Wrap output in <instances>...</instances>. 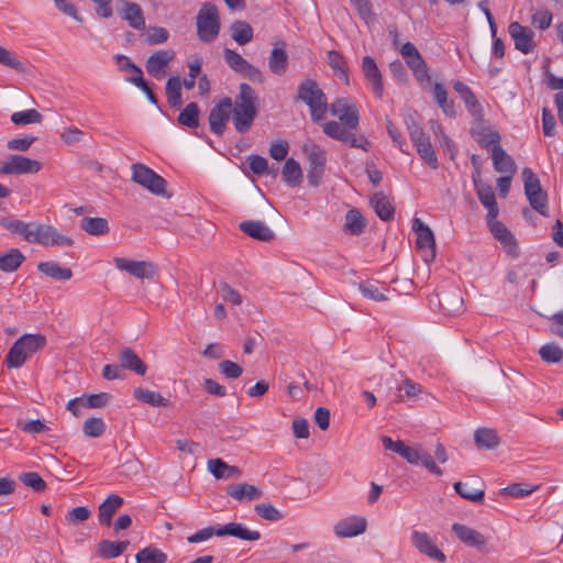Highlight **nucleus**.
Masks as SVG:
<instances>
[{"mask_svg":"<svg viewBox=\"0 0 563 563\" xmlns=\"http://www.w3.org/2000/svg\"><path fill=\"white\" fill-rule=\"evenodd\" d=\"M382 443L385 450L393 451L399 454L411 465H421L428 472L435 476H442L443 471L437 465L435 461L445 464L449 461V453L441 442L434 445V457L421 445L413 444L407 445L401 440L394 441L389 437H383Z\"/></svg>","mask_w":563,"mask_h":563,"instance_id":"f03ea898","label":"nucleus"},{"mask_svg":"<svg viewBox=\"0 0 563 563\" xmlns=\"http://www.w3.org/2000/svg\"><path fill=\"white\" fill-rule=\"evenodd\" d=\"M400 54L419 81L429 80L428 66L412 43H405Z\"/></svg>","mask_w":563,"mask_h":563,"instance_id":"4468645a","label":"nucleus"},{"mask_svg":"<svg viewBox=\"0 0 563 563\" xmlns=\"http://www.w3.org/2000/svg\"><path fill=\"white\" fill-rule=\"evenodd\" d=\"M46 338L41 333L23 334L9 349L4 363L8 368H20L29 357L44 349Z\"/></svg>","mask_w":563,"mask_h":563,"instance_id":"20e7f679","label":"nucleus"},{"mask_svg":"<svg viewBox=\"0 0 563 563\" xmlns=\"http://www.w3.org/2000/svg\"><path fill=\"white\" fill-rule=\"evenodd\" d=\"M539 355L545 363L558 364L563 361V347L554 342H550L540 347Z\"/></svg>","mask_w":563,"mask_h":563,"instance_id":"5fc2aeb1","label":"nucleus"},{"mask_svg":"<svg viewBox=\"0 0 563 563\" xmlns=\"http://www.w3.org/2000/svg\"><path fill=\"white\" fill-rule=\"evenodd\" d=\"M487 224L489 227V231L498 241H500L506 247H508L509 252H514L516 249V243L514 242V236L510 231L506 228L504 223L496 220V218H487Z\"/></svg>","mask_w":563,"mask_h":563,"instance_id":"72a5a7b5","label":"nucleus"},{"mask_svg":"<svg viewBox=\"0 0 563 563\" xmlns=\"http://www.w3.org/2000/svg\"><path fill=\"white\" fill-rule=\"evenodd\" d=\"M0 64L16 71H23L24 65L13 53L0 45Z\"/></svg>","mask_w":563,"mask_h":563,"instance_id":"338daca9","label":"nucleus"},{"mask_svg":"<svg viewBox=\"0 0 563 563\" xmlns=\"http://www.w3.org/2000/svg\"><path fill=\"white\" fill-rule=\"evenodd\" d=\"M135 561L136 563H166L167 554L154 545H148L136 553Z\"/></svg>","mask_w":563,"mask_h":563,"instance_id":"49530a36","label":"nucleus"},{"mask_svg":"<svg viewBox=\"0 0 563 563\" xmlns=\"http://www.w3.org/2000/svg\"><path fill=\"white\" fill-rule=\"evenodd\" d=\"M113 264L118 269L123 271L140 279H152L158 273L157 266L153 262L148 261H135L125 257H114Z\"/></svg>","mask_w":563,"mask_h":563,"instance_id":"9b49d317","label":"nucleus"},{"mask_svg":"<svg viewBox=\"0 0 563 563\" xmlns=\"http://www.w3.org/2000/svg\"><path fill=\"white\" fill-rule=\"evenodd\" d=\"M471 133L476 142L484 148L490 151L493 146H500V135L497 130L486 124L483 119H475Z\"/></svg>","mask_w":563,"mask_h":563,"instance_id":"dca6fc26","label":"nucleus"},{"mask_svg":"<svg viewBox=\"0 0 563 563\" xmlns=\"http://www.w3.org/2000/svg\"><path fill=\"white\" fill-rule=\"evenodd\" d=\"M37 269L42 274L54 279L68 280L73 277V272L70 268L62 267L58 263L53 261L38 263Z\"/></svg>","mask_w":563,"mask_h":563,"instance_id":"ea45409f","label":"nucleus"},{"mask_svg":"<svg viewBox=\"0 0 563 563\" xmlns=\"http://www.w3.org/2000/svg\"><path fill=\"white\" fill-rule=\"evenodd\" d=\"M132 180L140 186L146 188L153 195L162 196L165 198H170L172 195L167 192L166 180L156 174L150 167L143 164H133L132 165Z\"/></svg>","mask_w":563,"mask_h":563,"instance_id":"1a4fd4ad","label":"nucleus"},{"mask_svg":"<svg viewBox=\"0 0 563 563\" xmlns=\"http://www.w3.org/2000/svg\"><path fill=\"white\" fill-rule=\"evenodd\" d=\"M123 8L121 11V16L124 19L129 25L135 30H144L145 29V19L143 16V11L141 7L134 2H129L123 0Z\"/></svg>","mask_w":563,"mask_h":563,"instance_id":"2f4dec72","label":"nucleus"},{"mask_svg":"<svg viewBox=\"0 0 563 563\" xmlns=\"http://www.w3.org/2000/svg\"><path fill=\"white\" fill-rule=\"evenodd\" d=\"M169 33L162 26H152L142 35L143 41L147 45H156L168 40Z\"/></svg>","mask_w":563,"mask_h":563,"instance_id":"13d9d810","label":"nucleus"},{"mask_svg":"<svg viewBox=\"0 0 563 563\" xmlns=\"http://www.w3.org/2000/svg\"><path fill=\"white\" fill-rule=\"evenodd\" d=\"M232 111V100L230 98L222 99L218 104H216L210 113H209V124L210 130L217 134L221 135L224 132L227 121L230 118Z\"/></svg>","mask_w":563,"mask_h":563,"instance_id":"f3484780","label":"nucleus"},{"mask_svg":"<svg viewBox=\"0 0 563 563\" xmlns=\"http://www.w3.org/2000/svg\"><path fill=\"white\" fill-rule=\"evenodd\" d=\"M167 101L173 108L181 106V81L179 76L170 77L166 82Z\"/></svg>","mask_w":563,"mask_h":563,"instance_id":"8fccbe9b","label":"nucleus"},{"mask_svg":"<svg viewBox=\"0 0 563 563\" xmlns=\"http://www.w3.org/2000/svg\"><path fill=\"white\" fill-rule=\"evenodd\" d=\"M10 119L15 125L40 124L43 115L35 109H27L12 113Z\"/></svg>","mask_w":563,"mask_h":563,"instance_id":"603ef678","label":"nucleus"},{"mask_svg":"<svg viewBox=\"0 0 563 563\" xmlns=\"http://www.w3.org/2000/svg\"><path fill=\"white\" fill-rule=\"evenodd\" d=\"M525 195L530 207L543 217H549L548 195L542 189L540 179L528 167L522 169Z\"/></svg>","mask_w":563,"mask_h":563,"instance_id":"6e6552de","label":"nucleus"},{"mask_svg":"<svg viewBox=\"0 0 563 563\" xmlns=\"http://www.w3.org/2000/svg\"><path fill=\"white\" fill-rule=\"evenodd\" d=\"M452 530L460 541L468 547L476 548L477 550H483L486 547L487 539L481 532L467 526L454 523Z\"/></svg>","mask_w":563,"mask_h":563,"instance_id":"393cba45","label":"nucleus"},{"mask_svg":"<svg viewBox=\"0 0 563 563\" xmlns=\"http://www.w3.org/2000/svg\"><path fill=\"white\" fill-rule=\"evenodd\" d=\"M255 101L254 89L247 84H241L239 96L235 98L234 104L232 103L231 111L232 122L238 132L245 133L252 126L257 114Z\"/></svg>","mask_w":563,"mask_h":563,"instance_id":"7ed1b4c3","label":"nucleus"},{"mask_svg":"<svg viewBox=\"0 0 563 563\" xmlns=\"http://www.w3.org/2000/svg\"><path fill=\"white\" fill-rule=\"evenodd\" d=\"M218 369L225 378L229 379H236L243 373V369L239 364L229 360L221 361L218 365Z\"/></svg>","mask_w":563,"mask_h":563,"instance_id":"69168bd1","label":"nucleus"},{"mask_svg":"<svg viewBox=\"0 0 563 563\" xmlns=\"http://www.w3.org/2000/svg\"><path fill=\"white\" fill-rule=\"evenodd\" d=\"M479 8L483 11V13L485 14L486 19H487V22L489 24V29L492 31V35L494 37L493 52H494V54L497 57L500 58V57H503L505 55V46H504L503 41L499 37H496L497 26H496L495 20L493 18V15H492V13H490L486 2H481L479 3Z\"/></svg>","mask_w":563,"mask_h":563,"instance_id":"3c124183","label":"nucleus"},{"mask_svg":"<svg viewBox=\"0 0 563 563\" xmlns=\"http://www.w3.org/2000/svg\"><path fill=\"white\" fill-rule=\"evenodd\" d=\"M298 98L310 109L311 119L320 121L328 110L327 97L311 79L303 80L298 87Z\"/></svg>","mask_w":563,"mask_h":563,"instance_id":"423d86ee","label":"nucleus"},{"mask_svg":"<svg viewBox=\"0 0 563 563\" xmlns=\"http://www.w3.org/2000/svg\"><path fill=\"white\" fill-rule=\"evenodd\" d=\"M21 483H23L26 487L32 488L33 490L40 493L46 488V483L44 479L35 472L23 473L19 476Z\"/></svg>","mask_w":563,"mask_h":563,"instance_id":"052dcab7","label":"nucleus"},{"mask_svg":"<svg viewBox=\"0 0 563 563\" xmlns=\"http://www.w3.org/2000/svg\"><path fill=\"white\" fill-rule=\"evenodd\" d=\"M328 63L331 66V68L336 73L338 77L340 79H343L347 84L349 78L344 57L336 51H329Z\"/></svg>","mask_w":563,"mask_h":563,"instance_id":"6e6d98bb","label":"nucleus"},{"mask_svg":"<svg viewBox=\"0 0 563 563\" xmlns=\"http://www.w3.org/2000/svg\"><path fill=\"white\" fill-rule=\"evenodd\" d=\"M284 181L289 187H297L301 183L302 172L300 165L294 158H288L282 169Z\"/></svg>","mask_w":563,"mask_h":563,"instance_id":"79ce46f5","label":"nucleus"},{"mask_svg":"<svg viewBox=\"0 0 563 563\" xmlns=\"http://www.w3.org/2000/svg\"><path fill=\"white\" fill-rule=\"evenodd\" d=\"M332 115L340 122L328 121L322 124V131L329 137L349 144L351 147L368 151L371 142L363 134H355L360 124V113L355 104L346 98L335 99L329 107Z\"/></svg>","mask_w":563,"mask_h":563,"instance_id":"f257e3e1","label":"nucleus"},{"mask_svg":"<svg viewBox=\"0 0 563 563\" xmlns=\"http://www.w3.org/2000/svg\"><path fill=\"white\" fill-rule=\"evenodd\" d=\"M474 441L478 448L492 450L499 445V438L494 429L479 428L474 432Z\"/></svg>","mask_w":563,"mask_h":563,"instance_id":"a18cd8bd","label":"nucleus"},{"mask_svg":"<svg viewBox=\"0 0 563 563\" xmlns=\"http://www.w3.org/2000/svg\"><path fill=\"white\" fill-rule=\"evenodd\" d=\"M74 240L63 234L55 227L43 223L42 233L40 238V245L43 246H71Z\"/></svg>","mask_w":563,"mask_h":563,"instance_id":"bb28decb","label":"nucleus"},{"mask_svg":"<svg viewBox=\"0 0 563 563\" xmlns=\"http://www.w3.org/2000/svg\"><path fill=\"white\" fill-rule=\"evenodd\" d=\"M362 71L366 80L371 84L373 92L377 97H382L384 92V85L380 70L376 62L371 56H365L362 60Z\"/></svg>","mask_w":563,"mask_h":563,"instance_id":"5701e85b","label":"nucleus"},{"mask_svg":"<svg viewBox=\"0 0 563 563\" xmlns=\"http://www.w3.org/2000/svg\"><path fill=\"white\" fill-rule=\"evenodd\" d=\"M433 96H434V100H435L437 104L439 106V108L442 110V112L445 115H448L450 118L455 117L456 112H455V108H454V102L452 100H449L448 91L442 84H440V82L434 84Z\"/></svg>","mask_w":563,"mask_h":563,"instance_id":"37998d69","label":"nucleus"},{"mask_svg":"<svg viewBox=\"0 0 563 563\" xmlns=\"http://www.w3.org/2000/svg\"><path fill=\"white\" fill-rule=\"evenodd\" d=\"M42 164L22 155H10L0 166V172L5 175L36 174L41 170Z\"/></svg>","mask_w":563,"mask_h":563,"instance_id":"ddd939ff","label":"nucleus"},{"mask_svg":"<svg viewBox=\"0 0 563 563\" xmlns=\"http://www.w3.org/2000/svg\"><path fill=\"white\" fill-rule=\"evenodd\" d=\"M508 32L515 42L516 49L520 51L523 54H528L533 51L534 32L531 29L522 26L518 22H511L509 24Z\"/></svg>","mask_w":563,"mask_h":563,"instance_id":"a211bd4d","label":"nucleus"},{"mask_svg":"<svg viewBox=\"0 0 563 563\" xmlns=\"http://www.w3.org/2000/svg\"><path fill=\"white\" fill-rule=\"evenodd\" d=\"M302 152L307 156L309 168L307 170V179L310 186L317 187L320 185L325 162V151L318 144L308 141L302 145Z\"/></svg>","mask_w":563,"mask_h":563,"instance_id":"9d476101","label":"nucleus"},{"mask_svg":"<svg viewBox=\"0 0 563 563\" xmlns=\"http://www.w3.org/2000/svg\"><path fill=\"white\" fill-rule=\"evenodd\" d=\"M254 510L261 518L267 521L276 522L283 518L282 512L271 504H257Z\"/></svg>","mask_w":563,"mask_h":563,"instance_id":"680f3d73","label":"nucleus"},{"mask_svg":"<svg viewBox=\"0 0 563 563\" xmlns=\"http://www.w3.org/2000/svg\"><path fill=\"white\" fill-rule=\"evenodd\" d=\"M412 230L417 234V247L422 253L426 263L435 258V239L432 230L419 218L412 221Z\"/></svg>","mask_w":563,"mask_h":563,"instance_id":"f8f14e48","label":"nucleus"},{"mask_svg":"<svg viewBox=\"0 0 563 563\" xmlns=\"http://www.w3.org/2000/svg\"><path fill=\"white\" fill-rule=\"evenodd\" d=\"M227 494L240 503H249L260 499L263 496V490L252 484L238 483L229 485Z\"/></svg>","mask_w":563,"mask_h":563,"instance_id":"412c9836","label":"nucleus"},{"mask_svg":"<svg viewBox=\"0 0 563 563\" xmlns=\"http://www.w3.org/2000/svg\"><path fill=\"white\" fill-rule=\"evenodd\" d=\"M175 57V52L170 48L156 51L152 55L148 56L145 63V69L148 75L161 79L165 75V67L168 65L170 60Z\"/></svg>","mask_w":563,"mask_h":563,"instance_id":"aec40b11","label":"nucleus"},{"mask_svg":"<svg viewBox=\"0 0 563 563\" xmlns=\"http://www.w3.org/2000/svg\"><path fill=\"white\" fill-rule=\"evenodd\" d=\"M371 206L383 221H389L394 218L395 208L383 192H376L371 197Z\"/></svg>","mask_w":563,"mask_h":563,"instance_id":"e433bc0d","label":"nucleus"},{"mask_svg":"<svg viewBox=\"0 0 563 563\" xmlns=\"http://www.w3.org/2000/svg\"><path fill=\"white\" fill-rule=\"evenodd\" d=\"M288 67V55L285 51V44L283 43L280 47H275L272 49L268 57V68L275 75H283L286 73Z\"/></svg>","mask_w":563,"mask_h":563,"instance_id":"4c0bfd02","label":"nucleus"},{"mask_svg":"<svg viewBox=\"0 0 563 563\" xmlns=\"http://www.w3.org/2000/svg\"><path fill=\"white\" fill-rule=\"evenodd\" d=\"M231 536L245 541H257L261 533L256 530H250L241 523L230 522L219 527L217 537Z\"/></svg>","mask_w":563,"mask_h":563,"instance_id":"c85d7f7f","label":"nucleus"},{"mask_svg":"<svg viewBox=\"0 0 563 563\" xmlns=\"http://www.w3.org/2000/svg\"><path fill=\"white\" fill-rule=\"evenodd\" d=\"M106 431V424L99 417L88 418L82 424V432L89 438H99Z\"/></svg>","mask_w":563,"mask_h":563,"instance_id":"4d7b16f0","label":"nucleus"},{"mask_svg":"<svg viewBox=\"0 0 563 563\" xmlns=\"http://www.w3.org/2000/svg\"><path fill=\"white\" fill-rule=\"evenodd\" d=\"M405 123L410 140L413 146L416 147L420 158L429 167H431L432 169H437L439 167V162L433 145L430 141V136L424 132V130L419 125V123L415 120L412 115L406 117Z\"/></svg>","mask_w":563,"mask_h":563,"instance_id":"39448f33","label":"nucleus"},{"mask_svg":"<svg viewBox=\"0 0 563 563\" xmlns=\"http://www.w3.org/2000/svg\"><path fill=\"white\" fill-rule=\"evenodd\" d=\"M133 396L137 400L152 407H167L169 405V401L159 393L152 391L142 387L134 388Z\"/></svg>","mask_w":563,"mask_h":563,"instance_id":"c03bdc74","label":"nucleus"},{"mask_svg":"<svg viewBox=\"0 0 563 563\" xmlns=\"http://www.w3.org/2000/svg\"><path fill=\"white\" fill-rule=\"evenodd\" d=\"M128 545L129 541L102 540L97 544V554L102 559H113L121 555Z\"/></svg>","mask_w":563,"mask_h":563,"instance_id":"58836bf2","label":"nucleus"},{"mask_svg":"<svg viewBox=\"0 0 563 563\" xmlns=\"http://www.w3.org/2000/svg\"><path fill=\"white\" fill-rule=\"evenodd\" d=\"M218 291H219L222 300H224L233 306H240L243 302L242 296L240 295V292L238 290H235L234 288H232L225 282H221L219 284Z\"/></svg>","mask_w":563,"mask_h":563,"instance_id":"bf43d9fd","label":"nucleus"},{"mask_svg":"<svg viewBox=\"0 0 563 563\" xmlns=\"http://www.w3.org/2000/svg\"><path fill=\"white\" fill-rule=\"evenodd\" d=\"M119 363L121 368L132 371L137 375H144L147 371L144 362L130 347H124L120 351Z\"/></svg>","mask_w":563,"mask_h":563,"instance_id":"7c9ffc66","label":"nucleus"},{"mask_svg":"<svg viewBox=\"0 0 563 563\" xmlns=\"http://www.w3.org/2000/svg\"><path fill=\"white\" fill-rule=\"evenodd\" d=\"M231 37L240 45H245L253 40V29L242 20H235L230 25Z\"/></svg>","mask_w":563,"mask_h":563,"instance_id":"a19ab883","label":"nucleus"},{"mask_svg":"<svg viewBox=\"0 0 563 563\" xmlns=\"http://www.w3.org/2000/svg\"><path fill=\"white\" fill-rule=\"evenodd\" d=\"M80 228L89 235H106L110 232L109 222L101 217H85L80 221Z\"/></svg>","mask_w":563,"mask_h":563,"instance_id":"c9c22d12","label":"nucleus"},{"mask_svg":"<svg viewBox=\"0 0 563 563\" xmlns=\"http://www.w3.org/2000/svg\"><path fill=\"white\" fill-rule=\"evenodd\" d=\"M197 35L203 43L213 42L220 32V16L213 3H205L196 18Z\"/></svg>","mask_w":563,"mask_h":563,"instance_id":"0eeeda50","label":"nucleus"},{"mask_svg":"<svg viewBox=\"0 0 563 563\" xmlns=\"http://www.w3.org/2000/svg\"><path fill=\"white\" fill-rule=\"evenodd\" d=\"M360 290L364 297L374 301L387 300L384 291H382L377 285L373 282H364L360 284Z\"/></svg>","mask_w":563,"mask_h":563,"instance_id":"e2e57ef3","label":"nucleus"},{"mask_svg":"<svg viewBox=\"0 0 563 563\" xmlns=\"http://www.w3.org/2000/svg\"><path fill=\"white\" fill-rule=\"evenodd\" d=\"M454 490L464 499L470 501L479 503L484 499L483 487H472L468 483L456 482L453 485Z\"/></svg>","mask_w":563,"mask_h":563,"instance_id":"09e8293b","label":"nucleus"},{"mask_svg":"<svg viewBox=\"0 0 563 563\" xmlns=\"http://www.w3.org/2000/svg\"><path fill=\"white\" fill-rule=\"evenodd\" d=\"M474 187L482 205L487 209V218H496L498 206L492 187L474 177Z\"/></svg>","mask_w":563,"mask_h":563,"instance_id":"a878e982","label":"nucleus"},{"mask_svg":"<svg viewBox=\"0 0 563 563\" xmlns=\"http://www.w3.org/2000/svg\"><path fill=\"white\" fill-rule=\"evenodd\" d=\"M365 219L356 209H351L345 216L344 228L350 234L358 235L365 229Z\"/></svg>","mask_w":563,"mask_h":563,"instance_id":"de8ad7c7","label":"nucleus"},{"mask_svg":"<svg viewBox=\"0 0 563 563\" xmlns=\"http://www.w3.org/2000/svg\"><path fill=\"white\" fill-rule=\"evenodd\" d=\"M223 57H224V60L227 62V64L236 73H241L243 70V68L246 67L247 65V60L245 58H243L240 54H238L236 52L230 49V48H224L223 51Z\"/></svg>","mask_w":563,"mask_h":563,"instance_id":"0e129e2a","label":"nucleus"},{"mask_svg":"<svg viewBox=\"0 0 563 563\" xmlns=\"http://www.w3.org/2000/svg\"><path fill=\"white\" fill-rule=\"evenodd\" d=\"M239 228L250 238L261 242H269L275 239L274 231L261 221H243L239 224Z\"/></svg>","mask_w":563,"mask_h":563,"instance_id":"b1692460","label":"nucleus"},{"mask_svg":"<svg viewBox=\"0 0 563 563\" xmlns=\"http://www.w3.org/2000/svg\"><path fill=\"white\" fill-rule=\"evenodd\" d=\"M410 540L420 553L427 555L431 560L441 563L446 560L445 554L435 545L429 533L415 530L411 532Z\"/></svg>","mask_w":563,"mask_h":563,"instance_id":"2eb2a0df","label":"nucleus"},{"mask_svg":"<svg viewBox=\"0 0 563 563\" xmlns=\"http://www.w3.org/2000/svg\"><path fill=\"white\" fill-rule=\"evenodd\" d=\"M493 165L496 172L515 175L517 170L514 158L507 154L501 146H493L490 148Z\"/></svg>","mask_w":563,"mask_h":563,"instance_id":"cd10ccee","label":"nucleus"},{"mask_svg":"<svg viewBox=\"0 0 563 563\" xmlns=\"http://www.w3.org/2000/svg\"><path fill=\"white\" fill-rule=\"evenodd\" d=\"M84 134L85 133L80 129L75 126H68L62 131L60 140L66 145H74L81 142Z\"/></svg>","mask_w":563,"mask_h":563,"instance_id":"774afa93","label":"nucleus"},{"mask_svg":"<svg viewBox=\"0 0 563 563\" xmlns=\"http://www.w3.org/2000/svg\"><path fill=\"white\" fill-rule=\"evenodd\" d=\"M367 521L364 517L351 516L341 519L333 527V531L339 538H353L365 532Z\"/></svg>","mask_w":563,"mask_h":563,"instance_id":"6ab92c4d","label":"nucleus"},{"mask_svg":"<svg viewBox=\"0 0 563 563\" xmlns=\"http://www.w3.org/2000/svg\"><path fill=\"white\" fill-rule=\"evenodd\" d=\"M199 108L196 102L188 103L178 115V123L187 128L199 125Z\"/></svg>","mask_w":563,"mask_h":563,"instance_id":"864d4df0","label":"nucleus"},{"mask_svg":"<svg viewBox=\"0 0 563 563\" xmlns=\"http://www.w3.org/2000/svg\"><path fill=\"white\" fill-rule=\"evenodd\" d=\"M123 505V498L112 494L99 506L98 519L100 525L110 526L115 511Z\"/></svg>","mask_w":563,"mask_h":563,"instance_id":"473e14b6","label":"nucleus"},{"mask_svg":"<svg viewBox=\"0 0 563 563\" xmlns=\"http://www.w3.org/2000/svg\"><path fill=\"white\" fill-rule=\"evenodd\" d=\"M453 89L459 93L461 99L464 101L468 112L474 119H483L484 111L476 97L464 82L460 80L452 81Z\"/></svg>","mask_w":563,"mask_h":563,"instance_id":"4be33fe9","label":"nucleus"},{"mask_svg":"<svg viewBox=\"0 0 563 563\" xmlns=\"http://www.w3.org/2000/svg\"><path fill=\"white\" fill-rule=\"evenodd\" d=\"M208 471L217 478H238L242 471L235 465L227 464L222 459H211L207 462Z\"/></svg>","mask_w":563,"mask_h":563,"instance_id":"c756f323","label":"nucleus"},{"mask_svg":"<svg viewBox=\"0 0 563 563\" xmlns=\"http://www.w3.org/2000/svg\"><path fill=\"white\" fill-rule=\"evenodd\" d=\"M25 256L19 249H10L5 253H0V271L3 273H13L24 263Z\"/></svg>","mask_w":563,"mask_h":563,"instance_id":"f704fd0d","label":"nucleus"}]
</instances>
